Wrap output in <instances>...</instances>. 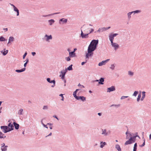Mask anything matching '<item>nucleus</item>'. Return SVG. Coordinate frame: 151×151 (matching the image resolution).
<instances>
[{
	"mask_svg": "<svg viewBox=\"0 0 151 151\" xmlns=\"http://www.w3.org/2000/svg\"><path fill=\"white\" fill-rule=\"evenodd\" d=\"M67 19H65L64 18H62L59 20V23L60 24H62L61 22H63V24H66L67 22Z\"/></svg>",
	"mask_w": 151,
	"mask_h": 151,
	"instance_id": "8",
	"label": "nucleus"
},
{
	"mask_svg": "<svg viewBox=\"0 0 151 151\" xmlns=\"http://www.w3.org/2000/svg\"><path fill=\"white\" fill-rule=\"evenodd\" d=\"M98 114L100 116H101L102 115V113H98Z\"/></svg>",
	"mask_w": 151,
	"mask_h": 151,
	"instance_id": "64",
	"label": "nucleus"
},
{
	"mask_svg": "<svg viewBox=\"0 0 151 151\" xmlns=\"http://www.w3.org/2000/svg\"><path fill=\"white\" fill-rule=\"evenodd\" d=\"M132 143V141H131V139H129V140L127 141L125 143L124 145H127L128 144H130Z\"/></svg>",
	"mask_w": 151,
	"mask_h": 151,
	"instance_id": "29",
	"label": "nucleus"
},
{
	"mask_svg": "<svg viewBox=\"0 0 151 151\" xmlns=\"http://www.w3.org/2000/svg\"><path fill=\"white\" fill-rule=\"evenodd\" d=\"M59 96H61V100L62 101H63L64 99V96H63V94H60L59 95Z\"/></svg>",
	"mask_w": 151,
	"mask_h": 151,
	"instance_id": "44",
	"label": "nucleus"
},
{
	"mask_svg": "<svg viewBox=\"0 0 151 151\" xmlns=\"http://www.w3.org/2000/svg\"><path fill=\"white\" fill-rule=\"evenodd\" d=\"M100 147L103 148L105 145H106V143L105 142H100Z\"/></svg>",
	"mask_w": 151,
	"mask_h": 151,
	"instance_id": "21",
	"label": "nucleus"
},
{
	"mask_svg": "<svg viewBox=\"0 0 151 151\" xmlns=\"http://www.w3.org/2000/svg\"><path fill=\"white\" fill-rule=\"evenodd\" d=\"M67 71L65 70L64 71H61L60 72V73L62 74V75H60V77H61V78L62 79H64L65 77V75Z\"/></svg>",
	"mask_w": 151,
	"mask_h": 151,
	"instance_id": "7",
	"label": "nucleus"
},
{
	"mask_svg": "<svg viewBox=\"0 0 151 151\" xmlns=\"http://www.w3.org/2000/svg\"><path fill=\"white\" fill-rule=\"evenodd\" d=\"M14 10L15 12H17V16H18L19 15V10L16 7H14Z\"/></svg>",
	"mask_w": 151,
	"mask_h": 151,
	"instance_id": "20",
	"label": "nucleus"
},
{
	"mask_svg": "<svg viewBox=\"0 0 151 151\" xmlns=\"http://www.w3.org/2000/svg\"><path fill=\"white\" fill-rule=\"evenodd\" d=\"M48 108L47 106H43V109H47Z\"/></svg>",
	"mask_w": 151,
	"mask_h": 151,
	"instance_id": "51",
	"label": "nucleus"
},
{
	"mask_svg": "<svg viewBox=\"0 0 151 151\" xmlns=\"http://www.w3.org/2000/svg\"><path fill=\"white\" fill-rule=\"evenodd\" d=\"M141 12V11L140 10H136L134 11H132L131 12V13H132V14L134 13V14H138L139 13H140Z\"/></svg>",
	"mask_w": 151,
	"mask_h": 151,
	"instance_id": "22",
	"label": "nucleus"
},
{
	"mask_svg": "<svg viewBox=\"0 0 151 151\" xmlns=\"http://www.w3.org/2000/svg\"><path fill=\"white\" fill-rule=\"evenodd\" d=\"M118 35V34L117 33H111L109 35V40H110L111 43L112 42H113L114 37Z\"/></svg>",
	"mask_w": 151,
	"mask_h": 151,
	"instance_id": "3",
	"label": "nucleus"
},
{
	"mask_svg": "<svg viewBox=\"0 0 151 151\" xmlns=\"http://www.w3.org/2000/svg\"><path fill=\"white\" fill-rule=\"evenodd\" d=\"M27 63H25L24 64V68H25V67H26V66H27Z\"/></svg>",
	"mask_w": 151,
	"mask_h": 151,
	"instance_id": "62",
	"label": "nucleus"
},
{
	"mask_svg": "<svg viewBox=\"0 0 151 151\" xmlns=\"http://www.w3.org/2000/svg\"><path fill=\"white\" fill-rule=\"evenodd\" d=\"M128 96H122L121 97V99H125V98H127L128 97Z\"/></svg>",
	"mask_w": 151,
	"mask_h": 151,
	"instance_id": "47",
	"label": "nucleus"
},
{
	"mask_svg": "<svg viewBox=\"0 0 151 151\" xmlns=\"http://www.w3.org/2000/svg\"><path fill=\"white\" fill-rule=\"evenodd\" d=\"M141 96V93H139L138 94V97L137 99V102H139L140 100V98Z\"/></svg>",
	"mask_w": 151,
	"mask_h": 151,
	"instance_id": "32",
	"label": "nucleus"
},
{
	"mask_svg": "<svg viewBox=\"0 0 151 151\" xmlns=\"http://www.w3.org/2000/svg\"><path fill=\"white\" fill-rule=\"evenodd\" d=\"M77 93L76 92H75V91H74L73 92V96L76 99V98L78 96H77Z\"/></svg>",
	"mask_w": 151,
	"mask_h": 151,
	"instance_id": "39",
	"label": "nucleus"
},
{
	"mask_svg": "<svg viewBox=\"0 0 151 151\" xmlns=\"http://www.w3.org/2000/svg\"><path fill=\"white\" fill-rule=\"evenodd\" d=\"M27 52H25L24 54V55L23 56V59H24L25 58L26 56L27 55Z\"/></svg>",
	"mask_w": 151,
	"mask_h": 151,
	"instance_id": "45",
	"label": "nucleus"
},
{
	"mask_svg": "<svg viewBox=\"0 0 151 151\" xmlns=\"http://www.w3.org/2000/svg\"><path fill=\"white\" fill-rule=\"evenodd\" d=\"M52 16V14H48V15H43L42 17H46L50 16Z\"/></svg>",
	"mask_w": 151,
	"mask_h": 151,
	"instance_id": "50",
	"label": "nucleus"
},
{
	"mask_svg": "<svg viewBox=\"0 0 151 151\" xmlns=\"http://www.w3.org/2000/svg\"><path fill=\"white\" fill-rule=\"evenodd\" d=\"M103 32V30L101 28H99L98 30H97L96 32Z\"/></svg>",
	"mask_w": 151,
	"mask_h": 151,
	"instance_id": "41",
	"label": "nucleus"
},
{
	"mask_svg": "<svg viewBox=\"0 0 151 151\" xmlns=\"http://www.w3.org/2000/svg\"><path fill=\"white\" fill-rule=\"evenodd\" d=\"M102 134H104L105 136H106L108 135V132H106V129L103 130L102 129Z\"/></svg>",
	"mask_w": 151,
	"mask_h": 151,
	"instance_id": "18",
	"label": "nucleus"
},
{
	"mask_svg": "<svg viewBox=\"0 0 151 151\" xmlns=\"http://www.w3.org/2000/svg\"><path fill=\"white\" fill-rule=\"evenodd\" d=\"M53 117L56 118V119H57L58 120H59V118H58V117H57V116L55 115H53Z\"/></svg>",
	"mask_w": 151,
	"mask_h": 151,
	"instance_id": "49",
	"label": "nucleus"
},
{
	"mask_svg": "<svg viewBox=\"0 0 151 151\" xmlns=\"http://www.w3.org/2000/svg\"><path fill=\"white\" fill-rule=\"evenodd\" d=\"M3 29L4 30L5 32L7 31H8V29L7 28H3Z\"/></svg>",
	"mask_w": 151,
	"mask_h": 151,
	"instance_id": "63",
	"label": "nucleus"
},
{
	"mask_svg": "<svg viewBox=\"0 0 151 151\" xmlns=\"http://www.w3.org/2000/svg\"><path fill=\"white\" fill-rule=\"evenodd\" d=\"M13 123L15 127V129L17 130L19 128V124L18 123H16L15 122H14Z\"/></svg>",
	"mask_w": 151,
	"mask_h": 151,
	"instance_id": "14",
	"label": "nucleus"
},
{
	"mask_svg": "<svg viewBox=\"0 0 151 151\" xmlns=\"http://www.w3.org/2000/svg\"><path fill=\"white\" fill-rule=\"evenodd\" d=\"M119 106H120L119 104H118V105L112 104L110 106L111 107L114 106L116 108H118V107H119Z\"/></svg>",
	"mask_w": 151,
	"mask_h": 151,
	"instance_id": "40",
	"label": "nucleus"
},
{
	"mask_svg": "<svg viewBox=\"0 0 151 151\" xmlns=\"http://www.w3.org/2000/svg\"><path fill=\"white\" fill-rule=\"evenodd\" d=\"M4 51H3V50H2L1 51V52L2 53L3 55H6V54L8 53V50H5V49H4Z\"/></svg>",
	"mask_w": 151,
	"mask_h": 151,
	"instance_id": "19",
	"label": "nucleus"
},
{
	"mask_svg": "<svg viewBox=\"0 0 151 151\" xmlns=\"http://www.w3.org/2000/svg\"><path fill=\"white\" fill-rule=\"evenodd\" d=\"M1 147H3V146H5V144L4 143H3L2 144H1Z\"/></svg>",
	"mask_w": 151,
	"mask_h": 151,
	"instance_id": "55",
	"label": "nucleus"
},
{
	"mask_svg": "<svg viewBox=\"0 0 151 151\" xmlns=\"http://www.w3.org/2000/svg\"><path fill=\"white\" fill-rule=\"evenodd\" d=\"M109 60V59H107L106 60L102 61L101 62L99 63L98 65L99 66H102L104 64H105V63L107 62Z\"/></svg>",
	"mask_w": 151,
	"mask_h": 151,
	"instance_id": "10",
	"label": "nucleus"
},
{
	"mask_svg": "<svg viewBox=\"0 0 151 151\" xmlns=\"http://www.w3.org/2000/svg\"><path fill=\"white\" fill-rule=\"evenodd\" d=\"M137 143H135L134 145V147L133 148V151H136L137 150Z\"/></svg>",
	"mask_w": 151,
	"mask_h": 151,
	"instance_id": "30",
	"label": "nucleus"
},
{
	"mask_svg": "<svg viewBox=\"0 0 151 151\" xmlns=\"http://www.w3.org/2000/svg\"><path fill=\"white\" fill-rule=\"evenodd\" d=\"M1 135H3L2 132H0V139L2 138L3 139H4L6 137V136H1Z\"/></svg>",
	"mask_w": 151,
	"mask_h": 151,
	"instance_id": "36",
	"label": "nucleus"
},
{
	"mask_svg": "<svg viewBox=\"0 0 151 151\" xmlns=\"http://www.w3.org/2000/svg\"><path fill=\"white\" fill-rule=\"evenodd\" d=\"M144 142L143 143V144L142 145H139L140 147H143L145 146V139H144Z\"/></svg>",
	"mask_w": 151,
	"mask_h": 151,
	"instance_id": "46",
	"label": "nucleus"
},
{
	"mask_svg": "<svg viewBox=\"0 0 151 151\" xmlns=\"http://www.w3.org/2000/svg\"><path fill=\"white\" fill-rule=\"evenodd\" d=\"M72 66H73V65L72 64L69 67H68L65 70L66 71H67V70H73Z\"/></svg>",
	"mask_w": 151,
	"mask_h": 151,
	"instance_id": "25",
	"label": "nucleus"
},
{
	"mask_svg": "<svg viewBox=\"0 0 151 151\" xmlns=\"http://www.w3.org/2000/svg\"><path fill=\"white\" fill-rule=\"evenodd\" d=\"M26 70V68H24L20 70H16L15 71L17 73H21L24 71Z\"/></svg>",
	"mask_w": 151,
	"mask_h": 151,
	"instance_id": "17",
	"label": "nucleus"
},
{
	"mask_svg": "<svg viewBox=\"0 0 151 151\" xmlns=\"http://www.w3.org/2000/svg\"><path fill=\"white\" fill-rule=\"evenodd\" d=\"M112 46L114 48L115 50H116L118 48H119V46L118 44L116 43L112 42L111 43Z\"/></svg>",
	"mask_w": 151,
	"mask_h": 151,
	"instance_id": "5",
	"label": "nucleus"
},
{
	"mask_svg": "<svg viewBox=\"0 0 151 151\" xmlns=\"http://www.w3.org/2000/svg\"><path fill=\"white\" fill-rule=\"evenodd\" d=\"M60 13V12H56V13H53V14H52V15H55V14H59Z\"/></svg>",
	"mask_w": 151,
	"mask_h": 151,
	"instance_id": "54",
	"label": "nucleus"
},
{
	"mask_svg": "<svg viewBox=\"0 0 151 151\" xmlns=\"http://www.w3.org/2000/svg\"><path fill=\"white\" fill-rule=\"evenodd\" d=\"M47 125H49L51 126V125H53V124L52 123H47Z\"/></svg>",
	"mask_w": 151,
	"mask_h": 151,
	"instance_id": "61",
	"label": "nucleus"
},
{
	"mask_svg": "<svg viewBox=\"0 0 151 151\" xmlns=\"http://www.w3.org/2000/svg\"><path fill=\"white\" fill-rule=\"evenodd\" d=\"M138 93V91H135L132 95L133 96H136Z\"/></svg>",
	"mask_w": 151,
	"mask_h": 151,
	"instance_id": "37",
	"label": "nucleus"
},
{
	"mask_svg": "<svg viewBox=\"0 0 151 151\" xmlns=\"http://www.w3.org/2000/svg\"><path fill=\"white\" fill-rule=\"evenodd\" d=\"M137 137V136H134L133 137H130L129 138L130 139H131V141H132V143L134 142L136 140V138Z\"/></svg>",
	"mask_w": 151,
	"mask_h": 151,
	"instance_id": "16",
	"label": "nucleus"
},
{
	"mask_svg": "<svg viewBox=\"0 0 151 151\" xmlns=\"http://www.w3.org/2000/svg\"><path fill=\"white\" fill-rule=\"evenodd\" d=\"M26 62L25 63H28L29 62V59L28 58H27L26 60Z\"/></svg>",
	"mask_w": 151,
	"mask_h": 151,
	"instance_id": "59",
	"label": "nucleus"
},
{
	"mask_svg": "<svg viewBox=\"0 0 151 151\" xmlns=\"http://www.w3.org/2000/svg\"><path fill=\"white\" fill-rule=\"evenodd\" d=\"M6 40V39L3 37L2 36L0 37V41H4Z\"/></svg>",
	"mask_w": 151,
	"mask_h": 151,
	"instance_id": "34",
	"label": "nucleus"
},
{
	"mask_svg": "<svg viewBox=\"0 0 151 151\" xmlns=\"http://www.w3.org/2000/svg\"><path fill=\"white\" fill-rule=\"evenodd\" d=\"M115 148L118 150V151H121V147L119 145H115Z\"/></svg>",
	"mask_w": 151,
	"mask_h": 151,
	"instance_id": "24",
	"label": "nucleus"
},
{
	"mask_svg": "<svg viewBox=\"0 0 151 151\" xmlns=\"http://www.w3.org/2000/svg\"><path fill=\"white\" fill-rule=\"evenodd\" d=\"M98 43V40H93L91 41L88 47V53L86 54V59H88L90 57H91L93 56V52L97 49Z\"/></svg>",
	"mask_w": 151,
	"mask_h": 151,
	"instance_id": "1",
	"label": "nucleus"
},
{
	"mask_svg": "<svg viewBox=\"0 0 151 151\" xmlns=\"http://www.w3.org/2000/svg\"><path fill=\"white\" fill-rule=\"evenodd\" d=\"M116 90L115 87L114 86H112L108 88H107V92H110L115 91Z\"/></svg>",
	"mask_w": 151,
	"mask_h": 151,
	"instance_id": "6",
	"label": "nucleus"
},
{
	"mask_svg": "<svg viewBox=\"0 0 151 151\" xmlns=\"http://www.w3.org/2000/svg\"><path fill=\"white\" fill-rule=\"evenodd\" d=\"M52 134V133L51 132L48 135L46 136V137H47L48 136H51Z\"/></svg>",
	"mask_w": 151,
	"mask_h": 151,
	"instance_id": "57",
	"label": "nucleus"
},
{
	"mask_svg": "<svg viewBox=\"0 0 151 151\" xmlns=\"http://www.w3.org/2000/svg\"><path fill=\"white\" fill-rule=\"evenodd\" d=\"M45 38L46 37L45 40L46 41H48L50 40H52V37L51 35H48L47 34H46L45 36Z\"/></svg>",
	"mask_w": 151,
	"mask_h": 151,
	"instance_id": "11",
	"label": "nucleus"
},
{
	"mask_svg": "<svg viewBox=\"0 0 151 151\" xmlns=\"http://www.w3.org/2000/svg\"><path fill=\"white\" fill-rule=\"evenodd\" d=\"M131 12H129L127 13L128 18L129 19H130L131 17V15L132 14Z\"/></svg>",
	"mask_w": 151,
	"mask_h": 151,
	"instance_id": "33",
	"label": "nucleus"
},
{
	"mask_svg": "<svg viewBox=\"0 0 151 151\" xmlns=\"http://www.w3.org/2000/svg\"><path fill=\"white\" fill-rule=\"evenodd\" d=\"M104 78H101L99 80V84L103 85L104 84Z\"/></svg>",
	"mask_w": 151,
	"mask_h": 151,
	"instance_id": "13",
	"label": "nucleus"
},
{
	"mask_svg": "<svg viewBox=\"0 0 151 151\" xmlns=\"http://www.w3.org/2000/svg\"><path fill=\"white\" fill-rule=\"evenodd\" d=\"M82 27H81V33L80 37H82V38H88V37L89 34L88 33V34H84L83 33L82 30L81 29V28Z\"/></svg>",
	"mask_w": 151,
	"mask_h": 151,
	"instance_id": "4",
	"label": "nucleus"
},
{
	"mask_svg": "<svg viewBox=\"0 0 151 151\" xmlns=\"http://www.w3.org/2000/svg\"><path fill=\"white\" fill-rule=\"evenodd\" d=\"M0 128L2 130V132L4 133H6L10 131L9 127L7 126H1Z\"/></svg>",
	"mask_w": 151,
	"mask_h": 151,
	"instance_id": "2",
	"label": "nucleus"
},
{
	"mask_svg": "<svg viewBox=\"0 0 151 151\" xmlns=\"http://www.w3.org/2000/svg\"><path fill=\"white\" fill-rule=\"evenodd\" d=\"M31 53L32 55L33 56H34L36 54V52H32Z\"/></svg>",
	"mask_w": 151,
	"mask_h": 151,
	"instance_id": "53",
	"label": "nucleus"
},
{
	"mask_svg": "<svg viewBox=\"0 0 151 151\" xmlns=\"http://www.w3.org/2000/svg\"><path fill=\"white\" fill-rule=\"evenodd\" d=\"M47 81L48 82H49L50 83H53V84L55 83V81L54 80H53L52 81L51 80V79L50 78H47Z\"/></svg>",
	"mask_w": 151,
	"mask_h": 151,
	"instance_id": "12",
	"label": "nucleus"
},
{
	"mask_svg": "<svg viewBox=\"0 0 151 151\" xmlns=\"http://www.w3.org/2000/svg\"><path fill=\"white\" fill-rule=\"evenodd\" d=\"M128 74L129 76H132L134 75V73L131 71H129L128 72Z\"/></svg>",
	"mask_w": 151,
	"mask_h": 151,
	"instance_id": "38",
	"label": "nucleus"
},
{
	"mask_svg": "<svg viewBox=\"0 0 151 151\" xmlns=\"http://www.w3.org/2000/svg\"><path fill=\"white\" fill-rule=\"evenodd\" d=\"M69 55L70 57L71 58L75 57L76 56V53H75V52H69Z\"/></svg>",
	"mask_w": 151,
	"mask_h": 151,
	"instance_id": "15",
	"label": "nucleus"
},
{
	"mask_svg": "<svg viewBox=\"0 0 151 151\" xmlns=\"http://www.w3.org/2000/svg\"><path fill=\"white\" fill-rule=\"evenodd\" d=\"M8 147V146H3V147H1V149L2 151H6L7 150V148Z\"/></svg>",
	"mask_w": 151,
	"mask_h": 151,
	"instance_id": "27",
	"label": "nucleus"
},
{
	"mask_svg": "<svg viewBox=\"0 0 151 151\" xmlns=\"http://www.w3.org/2000/svg\"><path fill=\"white\" fill-rule=\"evenodd\" d=\"M65 59L67 61H70V57L69 56L67 57H66Z\"/></svg>",
	"mask_w": 151,
	"mask_h": 151,
	"instance_id": "43",
	"label": "nucleus"
},
{
	"mask_svg": "<svg viewBox=\"0 0 151 151\" xmlns=\"http://www.w3.org/2000/svg\"><path fill=\"white\" fill-rule=\"evenodd\" d=\"M76 99L77 100H79V99H81V101H84L86 100V98L85 97L83 96H78Z\"/></svg>",
	"mask_w": 151,
	"mask_h": 151,
	"instance_id": "9",
	"label": "nucleus"
},
{
	"mask_svg": "<svg viewBox=\"0 0 151 151\" xmlns=\"http://www.w3.org/2000/svg\"><path fill=\"white\" fill-rule=\"evenodd\" d=\"M91 30L88 33L89 34L91 33L94 31V29L92 28H91Z\"/></svg>",
	"mask_w": 151,
	"mask_h": 151,
	"instance_id": "48",
	"label": "nucleus"
},
{
	"mask_svg": "<svg viewBox=\"0 0 151 151\" xmlns=\"http://www.w3.org/2000/svg\"><path fill=\"white\" fill-rule=\"evenodd\" d=\"M47 125H45V124H43V126L45 127L47 129H48V127L47 126Z\"/></svg>",
	"mask_w": 151,
	"mask_h": 151,
	"instance_id": "56",
	"label": "nucleus"
},
{
	"mask_svg": "<svg viewBox=\"0 0 151 151\" xmlns=\"http://www.w3.org/2000/svg\"><path fill=\"white\" fill-rule=\"evenodd\" d=\"M142 96L141 99V101H143L145 98V92L144 91H142Z\"/></svg>",
	"mask_w": 151,
	"mask_h": 151,
	"instance_id": "28",
	"label": "nucleus"
},
{
	"mask_svg": "<svg viewBox=\"0 0 151 151\" xmlns=\"http://www.w3.org/2000/svg\"><path fill=\"white\" fill-rule=\"evenodd\" d=\"M55 22V21L53 19H51L48 20V22L50 25H52Z\"/></svg>",
	"mask_w": 151,
	"mask_h": 151,
	"instance_id": "23",
	"label": "nucleus"
},
{
	"mask_svg": "<svg viewBox=\"0 0 151 151\" xmlns=\"http://www.w3.org/2000/svg\"><path fill=\"white\" fill-rule=\"evenodd\" d=\"M87 60H86L85 62H83L81 63V64L82 65H83L85 63H86L87 62Z\"/></svg>",
	"mask_w": 151,
	"mask_h": 151,
	"instance_id": "52",
	"label": "nucleus"
},
{
	"mask_svg": "<svg viewBox=\"0 0 151 151\" xmlns=\"http://www.w3.org/2000/svg\"><path fill=\"white\" fill-rule=\"evenodd\" d=\"M14 39L12 36L9 37V42L8 43H9L11 42H13L14 41Z\"/></svg>",
	"mask_w": 151,
	"mask_h": 151,
	"instance_id": "26",
	"label": "nucleus"
},
{
	"mask_svg": "<svg viewBox=\"0 0 151 151\" xmlns=\"http://www.w3.org/2000/svg\"><path fill=\"white\" fill-rule=\"evenodd\" d=\"M111 66L110 67V68H111L112 70H114V68L115 67V65L114 64H112L111 65Z\"/></svg>",
	"mask_w": 151,
	"mask_h": 151,
	"instance_id": "42",
	"label": "nucleus"
},
{
	"mask_svg": "<svg viewBox=\"0 0 151 151\" xmlns=\"http://www.w3.org/2000/svg\"><path fill=\"white\" fill-rule=\"evenodd\" d=\"M23 109H21L18 112V114L19 115L23 114Z\"/></svg>",
	"mask_w": 151,
	"mask_h": 151,
	"instance_id": "31",
	"label": "nucleus"
},
{
	"mask_svg": "<svg viewBox=\"0 0 151 151\" xmlns=\"http://www.w3.org/2000/svg\"><path fill=\"white\" fill-rule=\"evenodd\" d=\"M101 28L103 30V31H105L106 30V27H104Z\"/></svg>",
	"mask_w": 151,
	"mask_h": 151,
	"instance_id": "58",
	"label": "nucleus"
},
{
	"mask_svg": "<svg viewBox=\"0 0 151 151\" xmlns=\"http://www.w3.org/2000/svg\"><path fill=\"white\" fill-rule=\"evenodd\" d=\"M12 124L11 122H10L9 123L8 125V126L7 127H9L10 126H11V125Z\"/></svg>",
	"mask_w": 151,
	"mask_h": 151,
	"instance_id": "60",
	"label": "nucleus"
},
{
	"mask_svg": "<svg viewBox=\"0 0 151 151\" xmlns=\"http://www.w3.org/2000/svg\"><path fill=\"white\" fill-rule=\"evenodd\" d=\"M14 124H11V126H10V127H9V130L10 131L13 130L14 129Z\"/></svg>",
	"mask_w": 151,
	"mask_h": 151,
	"instance_id": "35",
	"label": "nucleus"
}]
</instances>
